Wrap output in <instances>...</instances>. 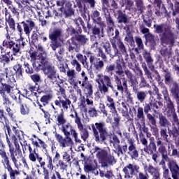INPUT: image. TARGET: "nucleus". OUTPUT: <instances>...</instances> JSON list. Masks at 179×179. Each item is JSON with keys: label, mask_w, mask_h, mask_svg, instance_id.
Segmentation results:
<instances>
[{"label": "nucleus", "mask_w": 179, "mask_h": 179, "mask_svg": "<svg viewBox=\"0 0 179 179\" xmlns=\"http://www.w3.org/2000/svg\"><path fill=\"white\" fill-rule=\"evenodd\" d=\"M105 127L104 122H96L95 125L94 124H92V132L97 143H103L108 136V131Z\"/></svg>", "instance_id": "nucleus-1"}, {"label": "nucleus", "mask_w": 179, "mask_h": 179, "mask_svg": "<svg viewBox=\"0 0 179 179\" xmlns=\"http://www.w3.org/2000/svg\"><path fill=\"white\" fill-rule=\"evenodd\" d=\"M35 66L38 68V69H41L48 79L54 80V79L57 78V69H55L54 64L48 61L43 59L41 62H36L35 63Z\"/></svg>", "instance_id": "nucleus-2"}, {"label": "nucleus", "mask_w": 179, "mask_h": 179, "mask_svg": "<svg viewBox=\"0 0 179 179\" xmlns=\"http://www.w3.org/2000/svg\"><path fill=\"white\" fill-rule=\"evenodd\" d=\"M12 139L14 141V145L16 148V150L15 151V147H13V145L10 143V140L9 139V137H8V135H6V142L8 145L9 148V153H10V157L16 169H19V164H17V159L19 157L17 156H22V150H20V145H19V143H17V138L15 136H12Z\"/></svg>", "instance_id": "nucleus-3"}, {"label": "nucleus", "mask_w": 179, "mask_h": 179, "mask_svg": "<svg viewBox=\"0 0 179 179\" xmlns=\"http://www.w3.org/2000/svg\"><path fill=\"white\" fill-rule=\"evenodd\" d=\"M95 82L98 84V89L101 93H108V87L114 89L113 83H111V78L107 75L103 73H99L96 75Z\"/></svg>", "instance_id": "nucleus-4"}, {"label": "nucleus", "mask_w": 179, "mask_h": 179, "mask_svg": "<svg viewBox=\"0 0 179 179\" xmlns=\"http://www.w3.org/2000/svg\"><path fill=\"white\" fill-rule=\"evenodd\" d=\"M0 156L3 159L2 164L4 169H6V170H7L9 173L10 178L16 179V176H19L20 172L17 170H13V169H12L9 157H8L6 152L4 150H0Z\"/></svg>", "instance_id": "nucleus-5"}, {"label": "nucleus", "mask_w": 179, "mask_h": 179, "mask_svg": "<svg viewBox=\"0 0 179 179\" xmlns=\"http://www.w3.org/2000/svg\"><path fill=\"white\" fill-rule=\"evenodd\" d=\"M5 92H6V93H8L13 100H17V96H19V94L20 93L19 90L6 83H3L0 87V94L3 96V94H5Z\"/></svg>", "instance_id": "nucleus-6"}, {"label": "nucleus", "mask_w": 179, "mask_h": 179, "mask_svg": "<svg viewBox=\"0 0 179 179\" xmlns=\"http://www.w3.org/2000/svg\"><path fill=\"white\" fill-rule=\"evenodd\" d=\"M61 131L63 132V134H64L65 136H71V134L73 135L74 141L76 143H80L82 142L80 139L78 138V133L76 132V130L73 129L72 125H71V124L67 123L66 124L62 125Z\"/></svg>", "instance_id": "nucleus-7"}, {"label": "nucleus", "mask_w": 179, "mask_h": 179, "mask_svg": "<svg viewBox=\"0 0 179 179\" xmlns=\"http://www.w3.org/2000/svg\"><path fill=\"white\" fill-rule=\"evenodd\" d=\"M55 136L61 148H66L69 146L71 150H72V146H73V141H72V138L70 136H66V138H64L60 134L56 133Z\"/></svg>", "instance_id": "nucleus-8"}, {"label": "nucleus", "mask_w": 179, "mask_h": 179, "mask_svg": "<svg viewBox=\"0 0 179 179\" xmlns=\"http://www.w3.org/2000/svg\"><path fill=\"white\" fill-rule=\"evenodd\" d=\"M135 171L136 173H139V166L136 165V164H129L123 169L124 178H131Z\"/></svg>", "instance_id": "nucleus-9"}, {"label": "nucleus", "mask_w": 179, "mask_h": 179, "mask_svg": "<svg viewBox=\"0 0 179 179\" xmlns=\"http://www.w3.org/2000/svg\"><path fill=\"white\" fill-rule=\"evenodd\" d=\"M164 99L166 101V104L168 105V108H166L168 117H171L172 115L173 121H175V122H177L178 121V118L177 117V114L174 110V105L173 104V102H171V100H170V97H169V95H165Z\"/></svg>", "instance_id": "nucleus-10"}, {"label": "nucleus", "mask_w": 179, "mask_h": 179, "mask_svg": "<svg viewBox=\"0 0 179 179\" xmlns=\"http://www.w3.org/2000/svg\"><path fill=\"white\" fill-rule=\"evenodd\" d=\"M127 143L129 145L128 148V155H129L131 159H138V157H139V153L138 152V150H136V146L135 145V140L129 138L127 140Z\"/></svg>", "instance_id": "nucleus-11"}, {"label": "nucleus", "mask_w": 179, "mask_h": 179, "mask_svg": "<svg viewBox=\"0 0 179 179\" xmlns=\"http://www.w3.org/2000/svg\"><path fill=\"white\" fill-rule=\"evenodd\" d=\"M90 62L91 65L94 66L95 71H98L99 72H100V71L104 68V62L100 60V59L97 58L93 55L90 56Z\"/></svg>", "instance_id": "nucleus-12"}, {"label": "nucleus", "mask_w": 179, "mask_h": 179, "mask_svg": "<svg viewBox=\"0 0 179 179\" xmlns=\"http://www.w3.org/2000/svg\"><path fill=\"white\" fill-rule=\"evenodd\" d=\"M31 99L29 98H24L22 99L20 106V111L22 115H27V114L30 113V106H31Z\"/></svg>", "instance_id": "nucleus-13"}, {"label": "nucleus", "mask_w": 179, "mask_h": 179, "mask_svg": "<svg viewBox=\"0 0 179 179\" xmlns=\"http://www.w3.org/2000/svg\"><path fill=\"white\" fill-rule=\"evenodd\" d=\"M22 24L23 30L26 34V36H30L31 31L34 29L36 24L31 20H27L26 21H22L21 22Z\"/></svg>", "instance_id": "nucleus-14"}, {"label": "nucleus", "mask_w": 179, "mask_h": 179, "mask_svg": "<svg viewBox=\"0 0 179 179\" xmlns=\"http://www.w3.org/2000/svg\"><path fill=\"white\" fill-rule=\"evenodd\" d=\"M144 170L152 176V179H160V172L159 171V169L155 168L153 166H145Z\"/></svg>", "instance_id": "nucleus-15"}, {"label": "nucleus", "mask_w": 179, "mask_h": 179, "mask_svg": "<svg viewBox=\"0 0 179 179\" xmlns=\"http://www.w3.org/2000/svg\"><path fill=\"white\" fill-rule=\"evenodd\" d=\"M169 166L172 173L173 178L178 179L179 178V167H178V165H177V163L175 161H170Z\"/></svg>", "instance_id": "nucleus-16"}, {"label": "nucleus", "mask_w": 179, "mask_h": 179, "mask_svg": "<svg viewBox=\"0 0 179 179\" xmlns=\"http://www.w3.org/2000/svg\"><path fill=\"white\" fill-rule=\"evenodd\" d=\"M81 87L89 96H92L93 94V85L90 81L83 82L81 84Z\"/></svg>", "instance_id": "nucleus-17"}, {"label": "nucleus", "mask_w": 179, "mask_h": 179, "mask_svg": "<svg viewBox=\"0 0 179 179\" xmlns=\"http://www.w3.org/2000/svg\"><path fill=\"white\" fill-rule=\"evenodd\" d=\"M94 151L96 153V157L101 160H106L107 159V156H108V152H107V151L101 150L99 147H95Z\"/></svg>", "instance_id": "nucleus-18"}, {"label": "nucleus", "mask_w": 179, "mask_h": 179, "mask_svg": "<svg viewBox=\"0 0 179 179\" xmlns=\"http://www.w3.org/2000/svg\"><path fill=\"white\" fill-rule=\"evenodd\" d=\"M143 55L151 71H155V66L152 65V64L153 63V59H152V57L150 56V53L148 52L146 50H144V52H143Z\"/></svg>", "instance_id": "nucleus-19"}, {"label": "nucleus", "mask_w": 179, "mask_h": 179, "mask_svg": "<svg viewBox=\"0 0 179 179\" xmlns=\"http://www.w3.org/2000/svg\"><path fill=\"white\" fill-rule=\"evenodd\" d=\"M111 40L112 41H115V45L117 44V47L120 50L121 52H122V54H127V49L125 48V45L121 41L120 38L113 37Z\"/></svg>", "instance_id": "nucleus-20"}, {"label": "nucleus", "mask_w": 179, "mask_h": 179, "mask_svg": "<svg viewBox=\"0 0 179 179\" xmlns=\"http://www.w3.org/2000/svg\"><path fill=\"white\" fill-rule=\"evenodd\" d=\"M106 106L107 107H108V108H110L112 113L117 111L115 108V103L114 102V99L111 98V96H106Z\"/></svg>", "instance_id": "nucleus-21"}, {"label": "nucleus", "mask_w": 179, "mask_h": 179, "mask_svg": "<svg viewBox=\"0 0 179 179\" xmlns=\"http://www.w3.org/2000/svg\"><path fill=\"white\" fill-rule=\"evenodd\" d=\"M110 43L113 49L109 50L107 54L110 55V58H114L118 55V49L117 48V45H115V41L110 40Z\"/></svg>", "instance_id": "nucleus-22"}, {"label": "nucleus", "mask_w": 179, "mask_h": 179, "mask_svg": "<svg viewBox=\"0 0 179 179\" xmlns=\"http://www.w3.org/2000/svg\"><path fill=\"white\" fill-rule=\"evenodd\" d=\"M56 121H57V125L58 127H62V125H65V124L66 122V118H65L64 112H62L61 113L57 115Z\"/></svg>", "instance_id": "nucleus-23"}, {"label": "nucleus", "mask_w": 179, "mask_h": 179, "mask_svg": "<svg viewBox=\"0 0 179 179\" xmlns=\"http://www.w3.org/2000/svg\"><path fill=\"white\" fill-rule=\"evenodd\" d=\"M147 150H149L150 152H151V153H153V152H156L157 148H156V144L155 143L154 138H150L149 145H147V148H144L145 152H147Z\"/></svg>", "instance_id": "nucleus-24"}, {"label": "nucleus", "mask_w": 179, "mask_h": 179, "mask_svg": "<svg viewBox=\"0 0 179 179\" xmlns=\"http://www.w3.org/2000/svg\"><path fill=\"white\" fill-rule=\"evenodd\" d=\"M29 159L33 163H36L37 161L41 162V160H43V157H40V155H38L36 151L35 152H32L29 155Z\"/></svg>", "instance_id": "nucleus-25"}, {"label": "nucleus", "mask_w": 179, "mask_h": 179, "mask_svg": "<svg viewBox=\"0 0 179 179\" xmlns=\"http://www.w3.org/2000/svg\"><path fill=\"white\" fill-rule=\"evenodd\" d=\"M62 34V30L58 29H55L52 34H51L49 37L52 41H57V38H59Z\"/></svg>", "instance_id": "nucleus-26"}, {"label": "nucleus", "mask_w": 179, "mask_h": 179, "mask_svg": "<svg viewBox=\"0 0 179 179\" xmlns=\"http://www.w3.org/2000/svg\"><path fill=\"white\" fill-rule=\"evenodd\" d=\"M66 75L70 83H73V82H75V79H76V71H75L74 69H69L67 71Z\"/></svg>", "instance_id": "nucleus-27"}, {"label": "nucleus", "mask_w": 179, "mask_h": 179, "mask_svg": "<svg viewBox=\"0 0 179 179\" xmlns=\"http://www.w3.org/2000/svg\"><path fill=\"white\" fill-rule=\"evenodd\" d=\"M159 124L161 127H168L169 124H170L167 118H166L163 114L159 115Z\"/></svg>", "instance_id": "nucleus-28"}, {"label": "nucleus", "mask_w": 179, "mask_h": 179, "mask_svg": "<svg viewBox=\"0 0 179 179\" xmlns=\"http://www.w3.org/2000/svg\"><path fill=\"white\" fill-rule=\"evenodd\" d=\"M171 93L173 96H174V99H176V101H178L179 99V87L177 84H173V87L171 88Z\"/></svg>", "instance_id": "nucleus-29"}, {"label": "nucleus", "mask_w": 179, "mask_h": 179, "mask_svg": "<svg viewBox=\"0 0 179 179\" xmlns=\"http://www.w3.org/2000/svg\"><path fill=\"white\" fill-rule=\"evenodd\" d=\"M60 103L62 105V108H64V110H65L66 111H68V110L69 109V107H71V100L66 99V100H62L60 99Z\"/></svg>", "instance_id": "nucleus-30"}, {"label": "nucleus", "mask_w": 179, "mask_h": 179, "mask_svg": "<svg viewBox=\"0 0 179 179\" xmlns=\"http://www.w3.org/2000/svg\"><path fill=\"white\" fill-rule=\"evenodd\" d=\"M6 22H8L9 27L12 31H15L16 30V25L15 24V20L10 17V15L8 16V18H6Z\"/></svg>", "instance_id": "nucleus-31"}, {"label": "nucleus", "mask_w": 179, "mask_h": 179, "mask_svg": "<svg viewBox=\"0 0 179 179\" xmlns=\"http://www.w3.org/2000/svg\"><path fill=\"white\" fill-rule=\"evenodd\" d=\"M10 36L9 35L7 36V39L3 41V47H6V48L12 49V46L13 45V42L12 40H10Z\"/></svg>", "instance_id": "nucleus-32"}, {"label": "nucleus", "mask_w": 179, "mask_h": 179, "mask_svg": "<svg viewBox=\"0 0 179 179\" xmlns=\"http://www.w3.org/2000/svg\"><path fill=\"white\" fill-rule=\"evenodd\" d=\"M147 95L148 93L143 91H139L136 93L137 99L138 101H141V103H143V101L146 99Z\"/></svg>", "instance_id": "nucleus-33"}, {"label": "nucleus", "mask_w": 179, "mask_h": 179, "mask_svg": "<svg viewBox=\"0 0 179 179\" xmlns=\"http://www.w3.org/2000/svg\"><path fill=\"white\" fill-rule=\"evenodd\" d=\"M75 122L76 123L78 129H79V131H83V124H82V121L80 120V117H79L77 113H76Z\"/></svg>", "instance_id": "nucleus-34"}, {"label": "nucleus", "mask_w": 179, "mask_h": 179, "mask_svg": "<svg viewBox=\"0 0 179 179\" xmlns=\"http://www.w3.org/2000/svg\"><path fill=\"white\" fill-rule=\"evenodd\" d=\"M52 98V96L51 94L43 96L41 98V103H43V106H47V104H48V101H50V100H51Z\"/></svg>", "instance_id": "nucleus-35"}, {"label": "nucleus", "mask_w": 179, "mask_h": 179, "mask_svg": "<svg viewBox=\"0 0 179 179\" xmlns=\"http://www.w3.org/2000/svg\"><path fill=\"white\" fill-rule=\"evenodd\" d=\"M118 23H127L128 22V18L127 15L124 13H120L117 17Z\"/></svg>", "instance_id": "nucleus-36"}, {"label": "nucleus", "mask_w": 179, "mask_h": 179, "mask_svg": "<svg viewBox=\"0 0 179 179\" xmlns=\"http://www.w3.org/2000/svg\"><path fill=\"white\" fill-rule=\"evenodd\" d=\"M71 64L73 66H76V71H77V72H80L82 71V67H80V64H79V62H78V60L73 59L71 62Z\"/></svg>", "instance_id": "nucleus-37"}, {"label": "nucleus", "mask_w": 179, "mask_h": 179, "mask_svg": "<svg viewBox=\"0 0 179 179\" xmlns=\"http://www.w3.org/2000/svg\"><path fill=\"white\" fill-rule=\"evenodd\" d=\"M13 131L15 133V135L13 136H17L19 139H22V137L23 136V131L17 129L15 127H13Z\"/></svg>", "instance_id": "nucleus-38"}, {"label": "nucleus", "mask_w": 179, "mask_h": 179, "mask_svg": "<svg viewBox=\"0 0 179 179\" xmlns=\"http://www.w3.org/2000/svg\"><path fill=\"white\" fill-rule=\"evenodd\" d=\"M137 118L143 121L145 120V115L143 114V108L138 107L137 110Z\"/></svg>", "instance_id": "nucleus-39"}, {"label": "nucleus", "mask_w": 179, "mask_h": 179, "mask_svg": "<svg viewBox=\"0 0 179 179\" xmlns=\"http://www.w3.org/2000/svg\"><path fill=\"white\" fill-rule=\"evenodd\" d=\"M30 58L31 61L33 62V65L36 66V63L37 62H36L38 57L37 56V52H32L30 53Z\"/></svg>", "instance_id": "nucleus-40"}, {"label": "nucleus", "mask_w": 179, "mask_h": 179, "mask_svg": "<svg viewBox=\"0 0 179 179\" xmlns=\"http://www.w3.org/2000/svg\"><path fill=\"white\" fill-rule=\"evenodd\" d=\"M2 97H3V106H5V107H9L10 104H12V103L9 100V98H8L6 94H3Z\"/></svg>", "instance_id": "nucleus-41"}, {"label": "nucleus", "mask_w": 179, "mask_h": 179, "mask_svg": "<svg viewBox=\"0 0 179 179\" xmlns=\"http://www.w3.org/2000/svg\"><path fill=\"white\" fill-rule=\"evenodd\" d=\"M115 80L117 85V90L124 92V87H122V85H121V79L118 78V76L115 75Z\"/></svg>", "instance_id": "nucleus-42"}, {"label": "nucleus", "mask_w": 179, "mask_h": 179, "mask_svg": "<svg viewBox=\"0 0 179 179\" xmlns=\"http://www.w3.org/2000/svg\"><path fill=\"white\" fill-rule=\"evenodd\" d=\"M76 57L77 59H78V61H80L81 64H83V65H85V63L86 62V61H87V57L86 56H83V55L82 54L78 53L76 55Z\"/></svg>", "instance_id": "nucleus-43"}, {"label": "nucleus", "mask_w": 179, "mask_h": 179, "mask_svg": "<svg viewBox=\"0 0 179 179\" xmlns=\"http://www.w3.org/2000/svg\"><path fill=\"white\" fill-rule=\"evenodd\" d=\"M142 68L145 72V75H146L148 79H152V73L149 71V69H148V66L145 64L142 65Z\"/></svg>", "instance_id": "nucleus-44"}, {"label": "nucleus", "mask_w": 179, "mask_h": 179, "mask_svg": "<svg viewBox=\"0 0 179 179\" xmlns=\"http://www.w3.org/2000/svg\"><path fill=\"white\" fill-rule=\"evenodd\" d=\"M115 73L118 75V76H121L124 75V70H122V66L121 64H117L115 68Z\"/></svg>", "instance_id": "nucleus-45"}, {"label": "nucleus", "mask_w": 179, "mask_h": 179, "mask_svg": "<svg viewBox=\"0 0 179 179\" xmlns=\"http://www.w3.org/2000/svg\"><path fill=\"white\" fill-rule=\"evenodd\" d=\"M12 51L14 53V55H16L17 52H19L20 51V45L17 43H14L12 45Z\"/></svg>", "instance_id": "nucleus-46"}, {"label": "nucleus", "mask_w": 179, "mask_h": 179, "mask_svg": "<svg viewBox=\"0 0 179 179\" xmlns=\"http://www.w3.org/2000/svg\"><path fill=\"white\" fill-rule=\"evenodd\" d=\"M96 170V167L92 166L91 164H86L84 166V171L85 173H90V171H94Z\"/></svg>", "instance_id": "nucleus-47"}, {"label": "nucleus", "mask_w": 179, "mask_h": 179, "mask_svg": "<svg viewBox=\"0 0 179 179\" xmlns=\"http://www.w3.org/2000/svg\"><path fill=\"white\" fill-rule=\"evenodd\" d=\"M106 162H108L109 164H114L116 163L115 158L113 155L108 154L107 158L105 159Z\"/></svg>", "instance_id": "nucleus-48"}, {"label": "nucleus", "mask_w": 179, "mask_h": 179, "mask_svg": "<svg viewBox=\"0 0 179 179\" xmlns=\"http://www.w3.org/2000/svg\"><path fill=\"white\" fill-rule=\"evenodd\" d=\"M3 72H4L6 78H10V76H13V71L11 69L6 68Z\"/></svg>", "instance_id": "nucleus-49"}, {"label": "nucleus", "mask_w": 179, "mask_h": 179, "mask_svg": "<svg viewBox=\"0 0 179 179\" xmlns=\"http://www.w3.org/2000/svg\"><path fill=\"white\" fill-rule=\"evenodd\" d=\"M137 179H149V175L148 173H143V172H137Z\"/></svg>", "instance_id": "nucleus-50"}, {"label": "nucleus", "mask_w": 179, "mask_h": 179, "mask_svg": "<svg viewBox=\"0 0 179 179\" xmlns=\"http://www.w3.org/2000/svg\"><path fill=\"white\" fill-rule=\"evenodd\" d=\"M99 57H101L103 61H107V56L106 55V53L103 52V50L101 49V48H99Z\"/></svg>", "instance_id": "nucleus-51"}, {"label": "nucleus", "mask_w": 179, "mask_h": 179, "mask_svg": "<svg viewBox=\"0 0 179 179\" xmlns=\"http://www.w3.org/2000/svg\"><path fill=\"white\" fill-rule=\"evenodd\" d=\"M88 113L91 117H97V110H96L95 108H90Z\"/></svg>", "instance_id": "nucleus-52"}, {"label": "nucleus", "mask_w": 179, "mask_h": 179, "mask_svg": "<svg viewBox=\"0 0 179 179\" xmlns=\"http://www.w3.org/2000/svg\"><path fill=\"white\" fill-rule=\"evenodd\" d=\"M158 152L161 153L162 156H164V155H166L167 150H166V147L164 145H161L158 148Z\"/></svg>", "instance_id": "nucleus-53"}, {"label": "nucleus", "mask_w": 179, "mask_h": 179, "mask_svg": "<svg viewBox=\"0 0 179 179\" xmlns=\"http://www.w3.org/2000/svg\"><path fill=\"white\" fill-rule=\"evenodd\" d=\"M78 40L80 41V43H82V44H86V43L87 42V38H86V36L83 35L78 36Z\"/></svg>", "instance_id": "nucleus-54"}, {"label": "nucleus", "mask_w": 179, "mask_h": 179, "mask_svg": "<svg viewBox=\"0 0 179 179\" xmlns=\"http://www.w3.org/2000/svg\"><path fill=\"white\" fill-rule=\"evenodd\" d=\"M113 71H115V64H110L106 68V71L108 72V73H110V72H113Z\"/></svg>", "instance_id": "nucleus-55"}, {"label": "nucleus", "mask_w": 179, "mask_h": 179, "mask_svg": "<svg viewBox=\"0 0 179 179\" xmlns=\"http://www.w3.org/2000/svg\"><path fill=\"white\" fill-rule=\"evenodd\" d=\"M136 43L140 50H143V43L142 42V39L141 38H136Z\"/></svg>", "instance_id": "nucleus-56"}, {"label": "nucleus", "mask_w": 179, "mask_h": 179, "mask_svg": "<svg viewBox=\"0 0 179 179\" xmlns=\"http://www.w3.org/2000/svg\"><path fill=\"white\" fill-rule=\"evenodd\" d=\"M161 136L163 137L164 139H166L167 141V137L169 135H167V129H162L160 131Z\"/></svg>", "instance_id": "nucleus-57"}, {"label": "nucleus", "mask_w": 179, "mask_h": 179, "mask_svg": "<svg viewBox=\"0 0 179 179\" xmlns=\"http://www.w3.org/2000/svg\"><path fill=\"white\" fill-rule=\"evenodd\" d=\"M63 159L65 160V162L69 163L71 162V155L68 154V152H64L63 154Z\"/></svg>", "instance_id": "nucleus-58"}, {"label": "nucleus", "mask_w": 179, "mask_h": 179, "mask_svg": "<svg viewBox=\"0 0 179 179\" xmlns=\"http://www.w3.org/2000/svg\"><path fill=\"white\" fill-rule=\"evenodd\" d=\"M85 101H81L80 104L79 105L80 109L81 111H83L84 113H87V108H86V105L85 104Z\"/></svg>", "instance_id": "nucleus-59"}, {"label": "nucleus", "mask_w": 179, "mask_h": 179, "mask_svg": "<svg viewBox=\"0 0 179 179\" xmlns=\"http://www.w3.org/2000/svg\"><path fill=\"white\" fill-rule=\"evenodd\" d=\"M152 125V126H151V131H152L154 135H157L159 134V128H157L156 123Z\"/></svg>", "instance_id": "nucleus-60"}, {"label": "nucleus", "mask_w": 179, "mask_h": 179, "mask_svg": "<svg viewBox=\"0 0 179 179\" xmlns=\"http://www.w3.org/2000/svg\"><path fill=\"white\" fill-rule=\"evenodd\" d=\"M13 69L17 73H19V75L22 76V69L20 68V64L15 65L13 66Z\"/></svg>", "instance_id": "nucleus-61"}, {"label": "nucleus", "mask_w": 179, "mask_h": 179, "mask_svg": "<svg viewBox=\"0 0 179 179\" xmlns=\"http://www.w3.org/2000/svg\"><path fill=\"white\" fill-rule=\"evenodd\" d=\"M147 118L149 120V121H150L152 125H155V124H156V120H155V117H153V115L151 114H148Z\"/></svg>", "instance_id": "nucleus-62"}, {"label": "nucleus", "mask_w": 179, "mask_h": 179, "mask_svg": "<svg viewBox=\"0 0 179 179\" xmlns=\"http://www.w3.org/2000/svg\"><path fill=\"white\" fill-rule=\"evenodd\" d=\"M103 47L105 48L106 52L108 53V52L110 51L111 48V45L108 42H106L103 43Z\"/></svg>", "instance_id": "nucleus-63"}, {"label": "nucleus", "mask_w": 179, "mask_h": 179, "mask_svg": "<svg viewBox=\"0 0 179 179\" xmlns=\"http://www.w3.org/2000/svg\"><path fill=\"white\" fill-rule=\"evenodd\" d=\"M31 79L33 82H40V76L38 74H34L31 76Z\"/></svg>", "instance_id": "nucleus-64"}]
</instances>
